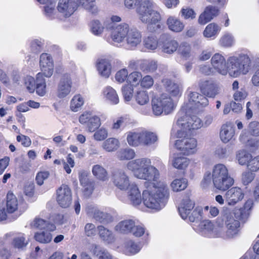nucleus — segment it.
I'll return each mask as SVG.
<instances>
[{
    "instance_id": "obj_1",
    "label": "nucleus",
    "mask_w": 259,
    "mask_h": 259,
    "mask_svg": "<svg viewBox=\"0 0 259 259\" xmlns=\"http://www.w3.org/2000/svg\"><path fill=\"white\" fill-rule=\"evenodd\" d=\"M211 182L216 189L227 191L225 198L229 206H234L244 198V192L240 188L233 187L229 189L233 185L234 180L230 175L228 167L224 164H217L213 166L212 173L207 171L204 174L201 182L203 187L208 186Z\"/></svg>"
},
{
    "instance_id": "obj_2",
    "label": "nucleus",
    "mask_w": 259,
    "mask_h": 259,
    "mask_svg": "<svg viewBox=\"0 0 259 259\" xmlns=\"http://www.w3.org/2000/svg\"><path fill=\"white\" fill-rule=\"evenodd\" d=\"M202 125V120L196 116L189 117L186 115L178 117L172 126L171 136L184 138L176 141V148L187 156L196 153L197 151V140L193 138H185V136L191 130L200 128Z\"/></svg>"
},
{
    "instance_id": "obj_3",
    "label": "nucleus",
    "mask_w": 259,
    "mask_h": 259,
    "mask_svg": "<svg viewBox=\"0 0 259 259\" xmlns=\"http://www.w3.org/2000/svg\"><path fill=\"white\" fill-rule=\"evenodd\" d=\"M211 65L219 74L238 77L247 74L251 68V60L248 54L240 53L229 57L226 60L221 54L215 53L211 57Z\"/></svg>"
},
{
    "instance_id": "obj_4",
    "label": "nucleus",
    "mask_w": 259,
    "mask_h": 259,
    "mask_svg": "<svg viewBox=\"0 0 259 259\" xmlns=\"http://www.w3.org/2000/svg\"><path fill=\"white\" fill-rule=\"evenodd\" d=\"M139 4L137 13L140 21L147 25L148 31L153 32L160 29L161 16L152 0H124V6L128 9H134Z\"/></svg>"
},
{
    "instance_id": "obj_5",
    "label": "nucleus",
    "mask_w": 259,
    "mask_h": 259,
    "mask_svg": "<svg viewBox=\"0 0 259 259\" xmlns=\"http://www.w3.org/2000/svg\"><path fill=\"white\" fill-rule=\"evenodd\" d=\"M162 83L170 97L163 94L152 99V112L156 116L161 115L163 113L165 115L172 113L176 105L171 97L179 98L183 92V88L180 84L174 83L168 78L163 79Z\"/></svg>"
},
{
    "instance_id": "obj_6",
    "label": "nucleus",
    "mask_w": 259,
    "mask_h": 259,
    "mask_svg": "<svg viewBox=\"0 0 259 259\" xmlns=\"http://www.w3.org/2000/svg\"><path fill=\"white\" fill-rule=\"evenodd\" d=\"M142 193L144 204L147 208L159 211L164 207L169 195V189L164 181H158L151 183Z\"/></svg>"
},
{
    "instance_id": "obj_7",
    "label": "nucleus",
    "mask_w": 259,
    "mask_h": 259,
    "mask_svg": "<svg viewBox=\"0 0 259 259\" xmlns=\"http://www.w3.org/2000/svg\"><path fill=\"white\" fill-rule=\"evenodd\" d=\"M126 167L137 179L148 181L151 183L158 181L159 179V170L151 164L149 158H141L130 161Z\"/></svg>"
},
{
    "instance_id": "obj_8",
    "label": "nucleus",
    "mask_w": 259,
    "mask_h": 259,
    "mask_svg": "<svg viewBox=\"0 0 259 259\" xmlns=\"http://www.w3.org/2000/svg\"><path fill=\"white\" fill-rule=\"evenodd\" d=\"M208 103V100L205 97L197 92H191L188 96V101L184 104L182 111L179 113V117L186 115L193 117L188 115L190 111H196L197 109L207 106Z\"/></svg>"
},
{
    "instance_id": "obj_9",
    "label": "nucleus",
    "mask_w": 259,
    "mask_h": 259,
    "mask_svg": "<svg viewBox=\"0 0 259 259\" xmlns=\"http://www.w3.org/2000/svg\"><path fill=\"white\" fill-rule=\"evenodd\" d=\"M194 206V202L189 197L183 198L178 207L181 218L184 220L188 218L190 222L192 223H197L200 221L201 218L200 212L197 210H193Z\"/></svg>"
},
{
    "instance_id": "obj_10",
    "label": "nucleus",
    "mask_w": 259,
    "mask_h": 259,
    "mask_svg": "<svg viewBox=\"0 0 259 259\" xmlns=\"http://www.w3.org/2000/svg\"><path fill=\"white\" fill-rule=\"evenodd\" d=\"M237 211L235 209L233 211H230L227 207H224L222 211L223 219L225 220L226 229L232 238L238 234L240 225L237 218Z\"/></svg>"
},
{
    "instance_id": "obj_11",
    "label": "nucleus",
    "mask_w": 259,
    "mask_h": 259,
    "mask_svg": "<svg viewBox=\"0 0 259 259\" xmlns=\"http://www.w3.org/2000/svg\"><path fill=\"white\" fill-rule=\"evenodd\" d=\"M112 179L115 186L122 191H125L134 183L131 182L129 176L122 169L113 172Z\"/></svg>"
},
{
    "instance_id": "obj_12",
    "label": "nucleus",
    "mask_w": 259,
    "mask_h": 259,
    "mask_svg": "<svg viewBox=\"0 0 259 259\" xmlns=\"http://www.w3.org/2000/svg\"><path fill=\"white\" fill-rule=\"evenodd\" d=\"M72 81L70 75L64 73L61 77L57 89V96L59 99H63L70 94L72 90Z\"/></svg>"
},
{
    "instance_id": "obj_13",
    "label": "nucleus",
    "mask_w": 259,
    "mask_h": 259,
    "mask_svg": "<svg viewBox=\"0 0 259 259\" xmlns=\"http://www.w3.org/2000/svg\"><path fill=\"white\" fill-rule=\"evenodd\" d=\"M130 28L126 23L117 25L111 32L110 38H108L107 41L113 44L125 41Z\"/></svg>"
},
{
    "instance_id": "obj_14",
    "label": "nucleus",
    "mask_w": 259,
    "mask_h": 259,
    "mask_svg": "<svg viewBox=\"0 0 259 259\" xmlns=\"http://www.w3.org/2000/svg\"><path fill=\"white\" fill-rule=\"evenodd\" d=\"M39 67L41 74L44 76L50 78L54 73V64L53 58L48 53H42L39 57Z\"/></svg>"
},
{
    "instance_id": "obj_15",
    "label": "nucleus",
    "mask_w": 259,
    "mask_h": 259,
    "mask_svg": "<svg viewBox=\"0 0 259 259\" xmlns=\"http://www.w3.org/2000/svg\"><path fill=\"white\" fill-rule=\"evenodd\" d=\"M56 194L57 201L61 207L67 208L70 206L72 202V194L67 185H61L57 190Z\"/></svg>"
},
{
    "instance_id": "obj_16",
    "label": "nucleus",
    "mask_w": 259,
    "mask_h": 259,
    "mask_svg": "<svg viewBox=\"0 0 259 259\" xmlns=\"http://www.w3.org/2000/svg\"><path fill=\"white\" fill-rule=\"evenodd\" d=\"M61 16L67 18L70 17L77 9V4L73 0H59L57 7Z\"/></svg>"
},
{
    "instance_id": "obj_17",
    "label": "nucleus",
    "mask_w": 259,
    "mask_h": 259,
    "mask_svg": "<svg viewBox=\"0 0 259 259\" xmlns=\"http://www.w3.org/2000/svg\"><path fill=\"white\" fill-rule=\"evenodd\" d=\"M219 14V10L217 7L208 5L198 16L197 23L200 25H204L216 17Z\"/></svg>"
},
{
    "instance_id": "obj_18",
    "label": "nucleus",
    "mask_w": 259,
    "mask_h": 259,
    "mask_svg": "<svg viewBox=\"0 0 259 259\" xmlns=\"http://www.w3.org/2000/svg\"><path fill=\"white\" fill-rule=\"evenodd\" d=\"M141 32L136 28L131 27L125 41L128 48L134 50L142 42Z\"/></svg>"
},
{
    "instance_id": "obj_19",
    "label": "nucleus",
    "mask_w": 259,
    "mask_h": 259,
    "mask_svg": "<svg viewBox=\"0 0 259 259\" xmlns=\"http://www.w3.org/2000/svg\"><path fill=\"white\" fill-rule=\"evenodd\" d=\"M112 60L109 58H102L98 60L96 64L97 69L100 75L108 78L112 71Z\"/></svg>"
},
{
    "instance_id": "obj_20",
    "label": "nucleus",
    "mask_w": 259,
    "mask_h": 259,
    "mask_svg": "<svg viewBox=\"0 0 259 259\" xmlns=\"http://www.w3.org/2000/svg\"><path fill=\"white\" fill-rule=\"evenodd\" d=\"M160 42L161 43V51L167 54H173L178 50L179 46L176 40L167 38L166 34L161 35Z\"/></svg>"
},
{
    "instance_id": "obj_21",
    "label": "nucleus",
    "mask_w": 259,
    "mask_h": 259,
    "mask_svg": "<svg viewBox=\"0 0 259 259\" xmlns=\"http://www.w3.org/2000/svg\"><path fill=\"white\" fill-rule=\"evenodd\" d=\"M199 221L193 225V228L202 236L212 238L214 224L209 220H204L198 223Z\"/></svg>"
},
{
    "instance_id": "obj_22",
    "label": "nucleus",
    "mask_w": 259,
    "mask_h": 259,
    "mask_svg": "<svg viewBox=\"0 0 259 259\" xmlns=\"http://www.w3.org/2000/svg\"><path fill=\"white\" fill-rule=\"evenodd\" d=\"M212 238H222L228 239L232 238L228 233L227 229L224 226V220L218 218L213 225Z\"/></svg>"
},
{
    "instance_id": "obj_23",
    "label": "nucleus",
    "mask_w": 259,
    "mask_h": 259,
    "mask_svg": "<svg viewBox=\"0 0 259 259\" xmlns=\"http://www.w3.org/2000/svg\"><path fill=\"white\" fill-rule=\"evenodd\" d=\"M127 198L131 203L134 206L139 205L142 201L141 192L138 185L133 183L126 190Z\"/></svg>"
},
{
    "instance_id": "obj_24",
    "label": "nucleus",
    "mask_w": 259,
    "mask_h": 259,
    "mask_svg": "<svg viewBox=\"0 0 259 259\" xmlns=\"http://www.w3.org/2000/svg\"><path fill=\"white\" fill-rule=\"evenodd\" d=\"M199 87L202 93L208 97L213 98L219 94V88L213 81H201Z\"/></svg>"
},
{
    "instance_id": "obj_25",
    "label": "nucleus",
    "mask_w": 259,
    "mask_h": 259,
    "mask_svg": "<svg viewBox=\"0 0 259 259\" xmlns=\"http://www.w3.org/2000/svg\"><path fill=\"white\" fill-rule=\"evenodd\" d=\"M102 98L111 105H117L119 102V98L116 90L111 86H106L101 92Z\"/></svg>"
},
{
    "instance_id": "obj_26",
    "label": "nucleus",
    "mask_w": 259,
    "mask_h": 259,
    "mask_svg": "<svg viewBox=\"0 0 259 259\" xmlns=\"http://www.w3.org/2000/svg\"><path fill=\"white\" fill-rule=\"evenodd\" d=\"M259 137V122L253 121L248 125L247 131L244 130L239 136V140L243 142L248 140V136Z\"/></svg>"
},
{
    "instance_id": "obj_27",
    "label": "nucleus",
    "mask_w": 259,
    "mask_h": 259,
    "mask_svg": "<svg viewBox=\"0 0 259 259\" xmlns=\"http://www.w3.org/2000/svg\"><path fill=\"white\" fill-rule=\"evenodd\" d=\"M221 30L222 27L220 24L211 22L205 27L202 32L203 36L207 39L213 40L218 37Z\"/></svg>"
},
{
    "instance_id": "obj_28",
    "label": "nucleus",
    "mask_w": 259,
    "mask_h": 259,
    "mask_svg": "<svg viewBox=\"0 0 259 259\" xmlns=\"http://www.w3.org/2000/svg\"><path fill=\"white\" fill-rule=\"evenodd\" d=\"M166 24L169 30L176 33L182 32L185 26L183 21L175 16H169L166 20Z\"/></svg>"
},
{
    "instance_id": "obj_29",
    "label": "nucleus",
    "mask_w": 259,
    "mask_h": 259,
    "mask_svg": "<svg viewBox=\"0 0 259 259\" xmlns=\"http://www.w3.org/2000/svg\"><path fill=\"white\" fill-rule=\"evenodd\" d=\"M235 136V130L233 124L227 122L223 124L220 132V137L224 143H227L231 141Z\"/></svg>"
},
{
    "instance_id": "obj_30",
    "label": "nucleus",
    "mask_w": 259,
    "mask_h": 259,
    "mask_svg": "<svg viewBox=\"0 0 259 259\" xmlns=\"http://www.w3.org/2000/svg\"><path fill=\"white\" fill-rule=\"evenodd\" d=\"M141 146H151L158 141V136L155 133L143 130L141 131Z\"/></svg>"
},
{
    "instance_id": "obj_31",
    "label": "nucleus",
    "mask_w": 259,
    "mask_h": 259,
    "mask_svg": "<svg viewBox=\"0 0 259 259\" xmlns=\"http://www.w3.org/2000/svg\"><path fill=\"white\" fill-rule=\"evenodd\" d=\"M125 135L126 142L129 146L133 147L141 146V131H130L127 132Z\"/></svg>"
},
{
    "instance_id": "obj_32",
    "label": "nucleus",
    "mask_w": 259,
    "mask_h": 259,
    "mask_svg": "<svg viewBox=\"0 0 259 259\" xmlns=\"http://www.w3.org/2000/svg\"><path fill=\"white\" fill-rule=\"evenodd\" d=\"M190 163V159L182 155L181 154L174 155L171 159L172 165L178 169H185Z\"/></svg>"
},
{
    "instance_id": "obj_33",
    "label": "nucleus",
    "mask_w": 259,
    "mask_h": 259,
    "mask_svg": "<svg viewBox=\"0 0 259 259\" xmlns=\"http://www.w3.org/2000/svg\"><path fill=\"white\" fill-rule=\"evenodd\" d=\"M143 45L145 51L153 52L161 45V42H159L156 36L150 35L144 38Z\"/></svg>"
},
{
    "instance_id": "obj_34",
    "label": "nucleus",
    "mask_w": 259,
    "mask_h": 259,
    "mask_svg": "<svg viewBox=\"0 0 259 259\" xmlns=\"http://www.w3.org/2000/svg\"><path fill=\"white\" fill-rule=\"evenodd\" d=\"M236 42L234 34L229 31L224 32L220 37L219 45L223 48H229L234 46Z\"/></svg>"
},
{
    "instance_id": "obj_35",
    "label": "nucleus",
    "mask_w": 259,
    "mask_h": 259,
    "mask_svg": "<svg viewBox=\"0 0 259 259\" xmlns=\"http://www.w3.org/2000/svg\"><path fill=\"white\" fill-rule=\"evenodd\" d=\"M120 146L119 140L116 138H109L106 139L102 144V149L108 152L116 151Z\"/></svg>"
},
{
    "instance_id": "obj_36",
    "label": "nucleus",
    "mask_w": 259,
    "mask_h": 259,
    "mask_svg": "<svg viewBox=\"0 0 259 259\" xmlns=\"http://www.w3.org/2000/svg\"><path fill=\"white\" fill-rule=\"evenodd\" d=\"M41 73L36 75L35 89L36 93L40 97L44 96L47 93V83L45 78Z\"/></svg>"
},
{
    "instance_id": "obj_37",
    "label": "nucleus",
    "mask_w": 259,
    "mask_h": 259,
    "mask_svg": "<svg viewBox=\"0 0 259 259\" xmlns=\"http://www.w3.org/2000/svg\"><path fill=\"white\" fill-rule=\"evenodd\" d=\"M135 226V222L132 220H124L119 222L115 227V230L121 233L131 232Z\"/></svg>"
},
{
    "instance_id": "obj_38",
    "label": "nucleus",
    "mask_w": 259,
    "mask_h": 259,
    "mask_svg": "<svg viewBox=\"0 0 259 259\" xmlns=\"http://www.w3.org/2000/svg\"><path fill=\"white\" fill-rule=\"evenodd\" d=\"M93 175L98 180L106 181L108 180L109 176L106 169L100 164L93 165L92 167Z\"/></svg>"
},
{
    "instance_id": "obj_39",
    "label": "nucleus",
    "mask_w": 259,
    "mask_h": 259,
    "mask_svg": "<svg viewBox=\"0 0 259 259\" xmlns=\"http://www.w3.org/2000/svg\"><path fill=\"white\" fill-rule=\"evenodd\" d=\"M56 8L55 2L50 1L44 8L43 13L44 15L50 19L58 18V14Z\"/></svg>"
},
{
    "instance_id": "obj_40",
    "label": "nucleus",
    "mask_w": 259,
    "mask_h": 259,
    "mask_svg": "<svg viewBox=\"0 0 259 259\" xmlns=\"http://www.w3.org/2000/svg\"><path fill=\"white\" fill-rule=\"evenodd\" d=\"M54 164L60 165L63 164V168L66 172L70 174L71 172V168L74 167L75 165V162L73 158L72 155L71 154H68L66 157V160H61L59 159H56L54 161Z\"/></svg>"
},
{
    "instance_id": "obj_41",
    "label": "nucleus",
    "mask_w": 259,
    "mask_h": 259,
    "mask_svg": "<svg viewBox=\"0 0 259 259\" xmlns=\"http://www.w3.org/2000/svg\"><path fill=\"white\" fill-rule=\"evenodd\" d=\"M141 248L138 244L130 240L124 243L123 251L125 254L132 255L139 252Z\"/></svg>"
},
{
    "instance_id": "obj_42",
    "label": "nucleus",
    "mask_w": 259,
    "mask_h": 259,
    "mask_svg": "<svg viewBox=\"0 0 259 259\" xmlns=\"http://www.w3.org/2000/svg\"><path fill=\"white\" fill-rule=\"evenodd\" d=\"M187 186L188 181L186 179L184 178L174 179L170 185L171 190L175 192H178L185 190Z\"/></svg>"
},
{
    "instance_id": "obj_43",
    "label": "nucleus",
    "mask_w": 259,
    "mask_h": 259,
    "mask_svg": "<svg viewBox=\"0 0 259 259\" xmlns=\"http://www.w3.org/2000/svg\"><path fill=\"white\" fill-rule=\"evenodd\" d=\"M84 103V99L80 94L75 95L70 102V109L72 111L77 112Z\"/></svg>"
},
{
    "instance_id": "obj_44",
    "label": "nucleus",
    "mask_w": 259,
    "mask_h": 259,
    "mask_svg": "<svg viewBox=\"0 0 259 259\" xmlns=\"http://www.w3.org/2000/svg\"><path fill=\"white\" fill-rule=\"evenodd\" d=\"M18 202L16 197L12 193L8 192L7 196V210L9 213H13L18 209Z\"/></svg>"
},
{
    "instance_id": "obj_45",
    "label": "nucleus",
    "mask_w": 259,
    "mask_h": 259,
    "mask_svg": "<svg viewBox=\"0 0 259 259\" xmlns=\"http://www.w3.org/2000/svg\"><path fill=\"white\" fill-rule=\"evenodd\" d=\"M79 179L81 185L84 188L85 194L90 195L93 191V187L88 178V174L85 171L79 172Z\"/></svg>"
},
{
    "instance_id": "obj_46",
    "label": "nucleus",
    "mask_w": 259,
    "mask_h": 259,
    "mask_svg": "<svg viewBox=\"0 0 259 259\" xmlns=\"http://www.w3.org/2000/svg\"><path fill=\"white\" fill-rule=\"evenodd\" d=\"M29 241L26 239L25 235L22 233H19L16 235L13 239L12 245L16 248L23 249L28 244Z\"/></svg>"
},
{
    "instance_id": "obj_47",
    "label": "nucleus",
    "mask_w": 259,
    "mask_h": 259,
    "mask_svg": "<svg viewBox=\"0 0 259 259\" xmlns=\"http://www.w3.org/2000/svg\"><path fill=\"white\" fill-rule=\"evenodd\" d=\"M100 238L107 243H111L114 240V237L112 231L102 226L98 227Z\"/></svg>"
},
{
    "instance_id": "obj_48",
    "label": "nucleus",
    "mask_w": 259,
    "mask_h": 259,
    "mask_svg": "<svg viewBox=\"0 0 259 259\" xmlns=\"http://www.w3.org/2000/svg\"><path fill=\"white\" fill-rule=\"evenodd\" d=\"M135 156V151L130 148L121 149L116 152L117 158L120 160L133 159Z\"/></svg>"
},
{
    "instance_id": "obj_49",
    "label": "nucleus",
    "mask_w": 259,
    "mask_h": 259,
    "mask_svg": "<svg viewBox=\"0 0 259 259\" xmlns=\"http://www.w3.org/2000/svg\"><path fill=\"white\" fill-rule=\"evenodd\" d=\"M33 226L40 230L54 231L56 229L54 224L49 223L41 219H35L33 221Z\"/></svg>"
},
{
    "instance_id": "obj_50",
    "label": "nucleus",
    "mask_w": 259,
    "mask_h": 259,
    "mask_svg": "<svg viewBox=\"0 0 259 259\" xmlns=\"http://www.w3.org/2000/svg\"><path fill=\"white\" fill-rule=\"evenodd\" d=\"M51 232L48 230L37 232L34 235V238L41 243H48L52 240V235Z\"/></svg>"
},
{
    "instance_id": "obj_51",
    "label": "nucleus",
    "mask_w": 259,
    "mask_h": 259,
    "mask_svg": "<svg viewBox=\"0 0 259 259\" xmlns=\"http://www.w3.org/2000/svg\"><path fill=\"white\" fill-rule=\"evenodd\" d=\"M135 99L137 104L141 106L145 105L149 102L148 93L145 90L137 91L135 94Z\"/></svg>"
},
{
    "instance_id": "obj_52",
    "label": "nucleus",
    "mask_w": 259,
    "mask_h": 259,
    "mask_svg": "<svg viewBox=\"0 0 259 259\" xmlns=\"http://www.w3.org/2000/svg\"><path fill=\"white\" fill-rule=\"evenodd\" d=\"M179 15L184 20H193L196 18V13L195 10L189 6H183L180 12Z\"/></svg>"
},
{
    "instance_id": "obj_53",
    "label": "nucleus",
    "mask_w": 259,
    "mask_h": 259,
    "mask_svg": "<svg viewBox=\"0 0 259 259\" xmlns=\"http://www.w3.org/2000/svg\"><path fill=\"white\" fill-rule=\"evenodd\" d=\"M91 250L100 259H111V255L104 249L100 246L94 244L92 246Z\"/></svg>"
},
{
    "instance_id": "obj_54",
    "label": "nucleus",
    "mask_w": 259,
    "mask_h": 259,
    "mask_svg": "<svg viewBox=\"0 0 259 259\" xmlns=\"http://www.w3.org/2000/svg\"><path fill=\"white\" fill-rule=\"evenodd\" d=\"M252 155L244 150L239 151L236 154V159L239 164L247 166Z\"/></svg>"
},
{
    "instance_id": "obj_55",
    "label": "nucleus",
    "mask_w": 259,
    "mask_h": 259,
    "mask_svg": "<svg viewBox=\"0 0 259 259\" xmlns=\"http://www.w3.org/2000/svg\"><path fill=\"white\" fill-rule=\"evenodd\" d=\"M77 7L82 6L84 9L93 14H95L98 11V9L94 2L92 0H78Z\"/></svg>"
},
{
    "instance_id": "obj_56",
    "label": "nucleus",
    "mask_w": 259,
    "mask_h": 259,
    "mask_svg": "<svg viewBox=\"0 0 259 259\" xmlns=\"http://www.w3.org/2000/svg\"><path fill=\"white\" fill-rule=\"evenodd\" d=\"M90 28L91 32L95 35H101L104 29V27L98 20H94L90 23Z\"/></svg>"
},
{
    "instance_id": "obj_57",
    "label": "nucleus",
    "mask_w": 259,
    "mask_h": 259,
    "mask_svg": "<svg viewBox=\"0 0 259 259\" xmlns=\"http://www.w3.org/2000/svg\"><path fill=\"white\" fill-rule=\"evenodd\" d=\"M140 68L143 71L153 72L157 69V63L154 60H144L140 65Z\"/></svg>"
},
{
    "instance_id": "obj_58",
    "label": "nucleus",
    "mask_w": 259,
    "mask_h": 259,
    "mask_svg": "<svg viewBox=\"0 0 259 259\" xmlns=\"http://www.w3.org/2000/svg\"><path fill=\"white\" fill-rule=\"evenodd\" d=\"M101 119L100 117L93 114L87 126L89 132H94L97 130L101 125Z\"/></svg>"
},
{
    "instance_id": "obj_59",
    "label": "nucleus",
    "mask_w": 259,
    "mask_h": 259,
    "mask_svg": "<svg viewBox=\"0 0 259 259\" xmlns=\"http://www.w3.org/2000/svg\"><path fill=\"white\" fill-rule=\"evenodd\" d=\"M142 74L141 72L138 71H133L129 73L127 78V81L130 83V85L137 86L140 84Z\"/></svg>"
},
{
    "instance_id": "obj_60",
    "label": "nucleus",
    "mask_w": 259,
    "mask_h": 259,
    "mask_svg": "<svg viewBox=\"0 0 259 259\" xmlns=\"http://www.w3.org/2000/svg\"><path fill=\"white\" fill-rule=\"evenodd\" d=\"M128 72L126 68H124L118 70L114 75L115 81L118 83H122L125 81H127L128 77Z\"/></svg>"
},
{
    "instance_id": "obj_61",
    "label": "nucleus",
    "mask_w": 259,
    "mask_h": 259,
    "mask_svg": "<svg viewBox=\"0 0 259 259\" xmlns=\"http://www.w3.org/2000/svg\"><path fill=\"white\" fill-rule=\"evenodd\" d=\"M122 94L125 102L131 101L133 97L134 88L132 85L125 84L121 88Z\"/></svg>"
},
{
    "instance_id": "obj_62",
    "label": "nucleus",
    "mask_w": 259,
    "mask_h": 259,
    "mask_svg": "<svg viewBox=\"0 0 259 259\" xmlns=\"http://www.w3.org/2000/svg\"><path fill=\"white\" fill-rule=\"evenodd\" d=\"M94 217L97 220L103 223H108L112 220V217L109 214L96 209L95 210Z\"/></svg>"
},
{
    "instance_id": "obj_63",
    "label": "nucleus",
    "mask_w": 259,
    "mask_h": 259,
    "mask_svg": "<svg viewBox=\"0 0 259 259\" xmlns=\"http://www.w3.org/2000/svg\"><path fill=\"white\" fill-rule=\"evenodd\" d=\"M108 136V130L104 127H101V128L96 130L93 135L94 140L97 141H103L105 140Z\"/></svg>"
},
{
    "instance_id": "obj_64",
    "label": "nucleus",
    "mask_w": 259,
    "mask_h": 259,
    "mask_svg": "<svg viewBox=\"0 0 259 259\" xmlns=\"http://www.w3.org/2000/svg\"><path fill=\"white\" fill-rule=\"evenodd\" d=\"M23 82L29 93H34L35 89V81L34 77L30 75H27L23 78Z\"/></svg>"
}]
</instances>
